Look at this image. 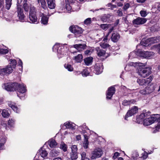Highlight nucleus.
I'll return each instance as SVG.
<instances>
[{
    "instance_id": "41",
    "label": "nucleus",
    "mask_w": 160,
    "mask_h": 160,
    "mask_svg": "<svg viewBox=\"0 0 160 160\" xmlns=\"http://www.w3.org/2000/svg\"><path fill=\"white\" fill-rule=\"evenodd\" d=\"M88 139H85L83 143V146L85 149H87L88 147Z\"/></svg>"
},
{
    "instance_id": "52",
    "label": "nucleus",
    "mask_w": 160,
    "mask_h": 160,
    "mask_svg": "<svg viewBox=\"0 0 160 160\" xmlns=\"http://www.w3.org/2000/svg\"><path fill=\"white\" fill-rule=\"evenodd\" d=\"M119 153L118 152H115L112 158L114 159H116L118 157L119 155Z\"/></svg>"
},
{
    "instance_id": "42",
    "label": "nucleus",
    "mask_w": 160,
    "mask_h": 160,
    "mask_svg": "<svg viewBox=\"0 0 160 160\" xmlns=\"http://www.w3.org/2000/svg\"><path fill=\"white\" fill-rule=\"evenodd\" d=\"M146 91L148 90V91L150 92L149 93V94L152 92L153 91L154 89L152 86H148L146 88Z\"/></svg>"
},
{
    "instance_id": "62",
    "label": "nucleus",
    "mask_w": 160,
    "mask_h": 160,
    "mask_svg": "<svg viewBox=\"0 0 160 160\" xmlns=\"http://www.w3.org/2000/svg\"><path fill=\"white\" fill-rule=\"evenodd\" d=\"M18 64L19 66L21 67V68H22V62L20 59H19V62H18Z\"/></svg>"
},
{
    "instance_id": "22",
    "label": "nucleus",
    "mask_w": 160,
    "mask_h": 160,
    "mask_svg": "<svg viewBox=\"0 0 160 160\" xmlns=\"http://www.w3.org/2000/svg\"><path fill=\"white\" fill-rule=\"evenodd\" d=\"M38 154H40L41 157L44 158L48 155V153L45 149H40L39 150V152H38Z\"/></svg>"
},
{
    "instance_id": "5",
    "label": "nucleus",
    "mask_w": 160,
    "mask_h": 160,
    "mask_svg": "<svg viewBox=\"0 0 160 160\" xmlns=\"http://www.w3.org/2000/svg\"><path fill=\"white\" fill-rule=\"evenodd\" d=\"M36 12L35 8L31 6L30 9L29 18L31 22L34 23L37 21V18L36 16Z\"/></svg>"
},
{
    "instance_id": "31",
    "label": "nucleus",
    "mask_w": 160,
    "mask_h": 160,
    "mask_svg": "<svg viewBox=\"0 0 160 160\" xmlns=\"http://www.w3.org/2000/svg\"><path fill=\"white\" fill-rule=\"evenodd\" d=\"M110 17V15L109 14L105 15L102 17L101 20L103 22H106L108 21Z\"/></svg>"
},
{
    "instance_id": "1",
    "label": "nucleus",
    "mask_w": 160,
    "mask_h": 160,
    "mask_svg": "<svg viewBox=\"0 0 160 160\" xmlns=\"http://www.w3.org/2000/svg\"><path fill=\"white\" fill-rule=\"evenodd\" d=\"M4 88L8 91L17 90V95L21 99H23L26 91V87L23 84H19L17 83L10 82L5 84Z\"/></svg>"
},
{
    "instance_id": "45",
    "label": "nucleus",
    "mask_w": 160,
    "mask_h": 160,
    "mask_svg": "<svg viewBox=\"0 0 160 160\" xmlns=\"http://www.w3.org/2000/svg\"><path fill=\"white\" fill-rule=\"evenodd\" d=\"M91 18H88L86 19L84 21V23L86 24H89L91 23Z\"/></svg>"
},
{
    "instance_id": "39",
    "label": "nucleus",
    "mask_w": 160,
    "mask_h": 160,
    "mask_svg": "<svg viewBox=\"0 0 160 160\" xmlns=\"http://www.w3.org/2000/svg\"><path fill=\"white\" fill-rule=\"evenodd\" d=\"M42 7L44 9L47 8L45 0H40Z\"/></svg>"
},
{
    "instance_id": "56",
    "label": "nucleus",
    "mask_w": 160,
    "mask_h": 160,
    "mask_svg": "<svg viewBox=\"0 0 160 160\" xmlns=\"http://www.w3.org/2000/svg\"><path fill=\"white\" fill-rule=\"evenodd\" d=\"M118 15L119 16H121L122 15L123 13L122 10H118L117 11Z\"/></svg>"
},
{
    "instance_id": "59",
    "label": "nucleus",
    "mask_w": 160,
    "mask_h": 160,
    "mask_svg": "<svg viewBox=\"0 0 160 160\" xmlns=\"http://www.w3.org/2000/svg\"><path fill=\"white\" fill-rule=\"evenodd\" d=\"M159 116H160V115ZM159 122H158V124L157 125V126L156 127V129H159L160 128V116H159Z\"/></svg>"
},
{
    "instance_id": "10",
    "label": "nucleus",
    "mask_w": 160,
    "mask_h": 160,
    "mask_svg": "<svg viewBox=\"0 0 160 160\" xmlns=\"http://www.w3.org/2000/svg\"><path fill=\"white\" fill-rule=\"evenodd\" d=\"M18 16L20 21L23 22L25 16L23 12V10L21 8V6L19 5H17Z\"/></svg>"
},
{
    "instance_id": "8",
    "label": "nucleus",
    "mask_w": 160,
    "mask_h": 160,
    "mask_svg": "<svg viewBox=\"0 0 160 160\" xmlns=\"http://www.w3.org/2000/svg\"><path fill=\"white\" fill-rule=\"evenodd\" d=\"M71 148L72 152L70 154L71 158L72 160H76L78 158V148L77 146L75 145H72Z\"/></svg>"
},
{
    "instance_id": "63",
    "label": "nucleus",
    "mask_w": 160,
    "mask_h": 160,
    "mask_svg": "<svg viewBox=\"0 0 160 160\" xmlns=\"http://www.w3.org/2000/svg\"><path fill=\"white\" fill-rule=\"evenodd\" d=\"M4 4V0H0V8L3 6Z\"/></svg>"
},
{
    "instance_id": "11",
    "label": "nucleus",
    "mask_w": 160,
    "mask_h": 160,
    "mask_svg": "<svg viewBox=\"0 0 160 160\" xmlns=\"http://www.w3.org/2000/svg\"><path fill=\"white\" fill-rule=\"evenodd\" d=\"M146 21V18L139 17L134 20L132 22L134 25H138L144 24Z\"/></svg>"
},
{
    "instance_id": "9",
    "label": "nucleus",
    "mask_w": 160,
    "mask_h": 160,
    "mask_svg": "<svg viewBox=\"0 0 160 160\" xmlns=\"http://www.w3.org/2000/svg\"><path fill=\"white\" fill-rule=\"evenodd\" d=\"M138 112V108L137 107L135 106L132 107L130 110L128 111L125 115V119L127 120V118L133 115L136 113Z\"/></svg>"
},
{
    "instance_id": "27",
    "label": "nucleus",
    "mask_w": 160,
    "mask_h": 160,
    "mask_svg": "<svg viewBox=\"0 0 160 160\" xmlns=\"http://www.w3.org/2000/svg\"><path fill=\"white\" fill-rule=\"evenodd\" d=\"M145 58H151L153 57L154 53L152 52H146Z\"/></svg>"
},
{
    "instance_id": "48",
    "label": "nucleus",
    "mask_w": 160,
    "mask_h": 160,
    "mask_svg": "<svg viewBox=\"0 0 160 160\" xmlns=\"http://www.w3.org/2000/svg\"><path fill=\"white\" fill-rule=\"evenodd\" d=\"M14 123V121L13 120L11 119L8 121V124L10 127H12Z\"/></svg>"
},
{
    "instance_id": "13",
    "label": "nucleus",
    "mask_w": 160,
    "mask_h": 160,
    "mask_svg": "<svg viewBox=\"0 0 160 160\" xmlns=\"http://www.w3.org/2000/svg\"><path fill=\"white\" fill-rule=\"evenodd\" d=\"M146 52L142 51L141 50H138L137 52H131L129 55L130 57L132 55L136 54L137 56L143 57L145 58Z\"/></svg>"
},
{
    "instance_id": "17",
    "label": "nucleus",
    "mask_w": 160,
    "mask_h": 160,
    "mask_svg": "<svg viewBox=\"0 0 160 160\" xmlns=\"http://www.w3.org/2000/svg\"><path fill=\"white\" fill-rule=\"evenodd\" d=\"M48 7L50 9H54L56 7L55 0H47Z\"/></svg>"
},
{
    "instance_id": "53",
    "label": "nucleus",
    "mask_w": 160,
    "mask_h": 160,
    "mask_svg": "<svg viewBox=\"0 0 160 160\" xmlns=\"http://www.w3.org/2000/svg\"><path fill=\"white\" fill-rule=\"evenodd\" d=\"M143 113L144 114V115H145V118H149V116L150 117L151 116H150V113L149 112H146L145 113Z\"/></svg>"
},
{
    "instance_id": "34",
    "label": "nucleus",
    "mask_w": 160,
    "mask_h": 160,
    "mask_svg": "<svg viewBox=\"0 0 160 160\" xmlns=\"http://www.w3.org/2000/svg\"><path fill=\"white\" fill-rule=\"evenodd\" d=\"M27 0H24V3L23 5V7L24 10L26 12H28V11L29 8V5L26 3Z\"/></svg>"
},
{
    "instance_id": "16",
    "label": "nucleus",
    "mask_w": 160,
    "mask_h": 160,
    "mask_svg": "<svg viewBox=\"0 0 160 160\" xmlns=\"http://www.w3.org/2000/svg\"><path fill=\"white\" fill-rule=\"evenodd\" d=\"M64 125L67 128L70 129L72 131H73L75 129V125L74 123H72V122H66L64 123Z\"/></svg>"
},
{
    "instance_id": "20",
    "label": "nucleus",
    "mask_w": 160,
    "mask_h": 160,
    "mask_svg": "<svg viewBox=\"0 0 160 160\" xmlns=\"http://www.w3.org/2000/svg\"><path fill=\"white\" fill-rule=\"evenodd\" d=\"M73 47L78 51H80L85 49L86 47L85 44H76L73 45Z\"/></svg>"
},
{
    "instance_id": "46",
    "label": "nucleus",
    "mask_w": 160,
    "mask_h": 160,
    "mask_svg": "<svg viewBox=\"0 0 160 160\" xmlns=\"http://www.w3.org/2000/svg\"><path fill=\"white\" fill-rule=\"evenodd\" d=\"M8 51L7 49H0V54H4L8 53Z\"/></svg>"
},
{
    "instance_id": "19",
    "label": "nucleus",
    "mask_w": 160,
    "mask_h": 160,
    "mask_svg": "<svg viewBox=\"0 0 160 160\" xmlns=\"http://www.w3.org/2000/svg\"><path fill=\"white\" fill-rule=\"evenodd\" d=\"M120 37V35L118 33H114L112 34L111 38L112 42H116L119 40Z\"/></svg>"
},
{
    "instance_id": "51",
    "label": "nucleus",
    "mask_w": 160,
    "mask_h": 160,
    "mask_svg": "<svg viewBox=\"0 0 160 160\" xmlns=\"http://www.w3.org/2000/svg\"><path fill=\"white\" fill-rule=\"evenodd\" d=\"M141 16L142 17H145L147 14V12L144 11H141L140 12Z\"/></svg>"
},
{
    "instance_id": "60",
    "label": "nucleus",
    "mask_w": 160,
    "mask_h": 160,
    "mask_svg": "<svg viewBox=\"0 0 160 160\" xmlns=\"http://www.w3.org/2000/svg\"><path fill=\"white\" fill-rule=\"evenodd\" d=\"M109 34H108L103 38V41L105 42H107L108 40V37L109 36Z\"/></svg>"
},
{
    "instance_id": "25",
    "label": "nucleus",
    "mask_w": 160,
    "mask_h": 160,
    "mask_svg": "<svg viewBox=\"0 0 160 160\" xmlns=\"http://www.w3.org/2000/svg\"><path fill=\"white\" fill-rule=\"evenodd\" d=\"M74 59L77 62H81L83 59V56L82 54H79L77 56L74 57Z\"/></svg>"
},
{
    "instance_id": "28",
    "label": "nucleus",
    "mask_w": 160,
    "mask_h": 160,
    "mask_svg": "<svg viewBox=\"0 0 160 160\" xmlns=\"http://www.w3.org/2000/svg\"><path fill=\"white\" fill-rule=\"evenodd\" d=\"M135 101L134 100H132L130 101H128L125 100L122 102V104L124 106H128L130 105L131 103H134Z\"/></svg>"
},
{
    "instance_id": "43",
    "label": "nucleus",
    "mask_w": 160,
    "mask_h": 160,
    "mask_svg": "<svg viewBox=\"0 0 160 160\" xmlns=\"http://www.w3.org/2000/svg\"><path fill=\"white\" fill-rule=\"evenodd\" d=\"M150 92L148 90L146 91L145 88L144 89L141 90L140 91V92L142 94H148Z\"/></svg>"
},
{
    "instance_id": "26",
    "label": "nucleus",
    "mask_w": 160,
    "mask_h": 160,
    "mask_svg": "<svg viewBox=\"0 0 160 160\" xmlns=\"http://www.w3.org/2000/svg\"><path fill=\"white\" fill-rule=\"evenodd\" d=\"M43 16L41 18V23L44 25H46L48 23V18L45 16L43 14H42Z\"/></svg>"
},
{
    "instance_id": "35",
    "label": "nucleus",
    "mask_w": 160,
    "mask_h": 160,
    "mask_svg": "<svg viewBox=\"0 0 160 160\" xmlns=\"http://www.w3.org/2000/svg\"><path fill=\"white\" fill-rule=\"evenodd\" d=\"M145 118V115L143 113H141L138 116H137V122L138 123H140V121L139 120V118H141L143 120V119Z\"/></svg>"
},
{
    "instance_id": "23",
    "label": "nucleus",
    "mask_w": 160,
    "mask_h": 160,
    "mask_svg": "<svg viewBox=\"0 0 160 160\" xmlns=\"http://www.w3.org/2000/svg\"><path fill=\"white\" fill-rule=\"evenodd\" d=\"M48 144L50 147L53 148L55 147L57 145V143L55 140L52 139L48 141Z\"/></svg>"
},
{
    "instance_id": "18",
    "label": "nucleus",
    "mask_w": 160,
    "mask_h": 160,
    "mask_svg": "<svg viewBox=\"0 0 160 160\" xmlns=\"http://www.w3.org/2000/svg\"><path fill=\"white\" fill-rule=\"evenodd\" d=\"M137 82L140 85H144L149 84L150 81L147 79H138Z\"/></svg>"
},
{
    "instance_id": "4",
    "label": "nucleus",
    "mask_w": 160,
    "mask_h": 160,
    "mask_svg": "<svg viewBox=\"0 0 160 160\" xmlns=\"http://www.w3.org/2000/svg\"><path fill=\"white\" fill-rule=\"evenodd\" d=\"M103 154V152L102 149L99 148H97L92 152L91 156L92 159H95L97 158H100Z\"/></svg>"
},
{
    "instance_id": "64",
    "label": "nucleus",
    "mask_w": 160,
    "mask_h": 160,
    "mask_svg": "<svg viewBox=\"0 0 160 160\" xmlns=\"http://www.w3.org/2000/svg\"><path fill=\"white\" fill-rule=\"evenodd\" d=\"M117 5L118 6L121 7L122 6L123 4L122 3L119 2L117 3Z\"/></svg>"
},
{
    "instance_id": "37",
    "label": "nucleus",
    "mask_w": 160,
    "mask_h": 160,
    "mask_svg": "<svg viewBox=\"0 0 160 160\" xmlns=\"http://www.w3.org/2000/svg\"><path fill=\"white\" fill-rule=\"evenodd\" d=\"M10 61L11 62L10 64V65H11V67H12V68H15L16 67V66L17 64V62L15 59H10Z\"/></svg>"
},
{
    "instance_id": "49",
    "label": "nucleus",
    "mask_w": 160,
    "mask_h": 160,
    "mask_svg": "<svg viewBox=\"0 0 160 160\" xmlns=\"http://www.w3.org/2000/svg\"><path fill=\"white\" fill-rule=\"evenodd\" d=\"M132 157L134 159L138 157L139 156L137 152H133V154H132Z\"/></svg>"
},
{
    "instance_id": "24",
    "label": "nucleus",
    "mask_w": 160,
    "mask_h": 160,
    "mask_svg": "<svg viewBox=\"0 0 160 160\" xmlns=\"http://www.w3.org/2000/svg\"><path fill=\"white\" fill-rule=\"evenodd\" d=\"M93 58L92 57H88L84 59V61L85 64L87 66H89L92 63Z\"/></svg>"
},
{
    "instance_id": "50",
    "label": "nucleus",
    "mask_w": 160,
    "mask_h": 160,
    "mask_svg": "<svg viewBox=\"0 0 160 160\" xmlns=\"http://www.w3.org/2000/svg\"><path fill=\"white\" fill-rule=\"evenodd\" d=\"M74 132V131H72L70 129H68L67 131H66L64 132V135H67L68 134H72Z\"/></svg>"
},
{
    "instance_id": "47",
    "label": "nucleus",
    "mask_w": 160,
    "mask_h": 160,
    "mask_svg": "<svg viewBox=\"0 0 160 160\" xmlns=\"http://www.w3.org/2000/svg\"><path fill=\"white\" fill-rule=\"evenodd\" d=\"M130 6V4L129 3H125L124 4L123 9L124 10H127Z\"/></svg>"
},
{
    "instance_id": "15",
    "label": "nucleus",
    "mask_w": 160,
    "mask_h": 160,
    "mask_svg": "<svg viewBox=\"0 0 160 160\" xmlns=\"http://www.w3.org/2000/svg\"><path fill=\"white\" fill-rule=\"evenodd\" d=\"M103 68L102 64H96L95 66V70L96 72V73L97 74L101 73L102 72Z\"/></svg>"
},
{
    "instance_id": "54",
    "label": "nucleus",
    "mask_w": 160,
    "mask_h": 160,
    "mask_svg": "<svg viewBox=\"0 0 160 160\" xmlns=\"http://www.w3.org/2000/svg\"><path fill=\"white\" fill-rule=\"evenodd\" d=\"M52 152L53 153L54 155L55 156L56 155H58L59 153V152L58 151L56 150V149L53 150H52Z\"/></svg>"
},
{
    "instance_id": "44",
    "label": "nucleus",
    "mask_w": 160,
    "mask_h": 160,
    "mask_svg": "<svg viewBox=\"0 0 160 160\" xmlns=\"http://www.w3.org/2000/svg\"><path fill=\"white\" fill-rule=\"evenodd\" d=\"M89 74V72L87 69H85L82 72V75L84 76H87Z\"/></svg>"
},
{
    "instance_id": "40",
    "label": "nucleus",
    "mask_w": 160,
    "mask_h": 160,
    "mask_svg": "<svg viewBox=\"0 0 160 160\" xmlns=\"http://www.w3.org/2000/svg\"><path fill=\"white\" fill-rule=\"evenodd\" d=\"M105 42H101L100 43V46L102 48H106L109 47V45L108 44L105 43Z\"/></svg>"
},
{
    "instance_id": "30",
    "label": "nucleus",
    "mask_w": 160,
    "mask_h": 160,
    "mask_svg": "<svg viewBox=\"0 0 160 160\" xmlns=\"http://www.w3.org/2000/svg\"><path fill=\"white\" fill-rule=\"evenodd\" d=\"M12 0H6V8L9 10L12 5Z\"/></svg>"
},
{
    "instance_id": "58",
    "label": "nucleus",
    "mask_w": 160,
    "mask_h": 160,
    "mask_svg": "<svg viewBox=\"0 0 160 160\" xmlns=\"http://www.w3.org/2000/svg\"><path fill=\"white\" fill-rule=\"evenodd\" d=\"M92 53V52L90 50H87L85 51V54H91Z\"/></svg>"
},
{
    "instance_id": "57",
    "label": "nucleus",
    "mask_w": 160,
    "mask_h": 160,
    "mask_svg": "<svg viewBox=\"0 0 160 160\" xmlns=\"http://www.w3.org/2000/svg\"><path fill=\"white\" fill-rule=\"evenodd\" d=\"M156 8H157L158 10L159 11H160V4L159 3H157L155 5Z\"/></svg>"
},
{
    "instance_id": "12",
    "label": "nucleus",
    "mask_w": 160,
    "mask_h": 160,
    "mask_svg": "<svg viewBox=\"0 0 160 160\" xmlns=\"http://www.w3.org/2000/svg\"><path fill=\"white\" fill-rule=\"evenodd\" d=\"M115 92V90L114 87L112 86L108 88L106 93L107 99H110Z\"/></svg>"
},
{
    "instance_id": "38",
    "label": "nucleus",
    "mask_w": 160,
    "mask_h": 160,
    "mask_svg": "<svg viewBox=\"0 0 160 160\" xmlns=\"http://www.w3.org/2000/svg\"><path fill=\"white\" fill-rule=\"evenodd\" d=\"M64 67L69 71H72L73 70V68L71 65L65 64Z\"/></svg>"
},
{
    "instance_id": "7",
    "label": "nucleus",
    "mask_w": 160,
    "mask_h": 160,
    "mask_svg": "<svg viewBox=\"0 0 160 160\" xmlns=\"http://www.w3.org/2000/svg\"><path fill=\"white\" fill-rule=\"evenodd\" d=\"M69 29L71 32L74 34L76 37L79 36V35L82 32V28L78 26L70 27Z\"/></svg>"
},
{
    "instance_id": "29",
    "label": "nucleus",
    "mask_w": 160,
    "mask_h": 160,
    "mask_svg": "<svg viewBox=\"0 0 160 160\" xmlns=\"http://www.w3.org/2000/svg\"><path fill=\"white\" fill-rule=\"evenodd\" d=\"M81 160H89V158L87 156L86 153L85 152H82L81 153Z\"/></svg>"
},
{
    "instance_id": "21",
    "label": "nucleus",
    "mask_w": 160,
    "mask_h": 160,
    "mask_svg": "<svg viewBox=\"0 0 160 160\" xmlns=\"http://www.w3.org/2000/svg\"><path fill=\"white\" fill-rule=\"evenodd\" d=\"M95 49L97 51L98 55L99 57L103 56L105 53V51L104 50L100 49L99 47H97Z\"/></svg>"
},
{
    "instance_id": "14",
    "label": "nucleus",
    "mask_w": 160,
    "mask_h": 160,
    "mask_svg": "<svg viewBox=\"0 0 160 160\" xmlns=\"http://www.w3.org/2000/svg\"><path fill=\"white\" fill-rule=\"evenodd\" d=\"M9 106L11 107L13 110L17 113H18L20 111V108L17 107L14 102H9L8 103Z\"/></svg>"
},
{
    "instance_id": "36",
    "label": "nucleus",
    "mask_w": 160,
    "mask_h": 160,
    "mask_svg": "<svg viewBox=\"0 0 160 160\" xmlns=\"http://www.w3.org/2000/svg\"><path fill=\"white\" fill-rule=\"evenodd\" d=\"M110 25L107 24H102L100 25L101 28L104 30H106L110 27Z\"/></svg>"
},
{
    "instance_id": "6",
    "label": "nucleus",
    "mask_w": 160,
    "mask_h": 160,
    "mask_svg": "<svg viewBox=\"0 0 160 160\" xmlns=\"http://www.w3.org/2000/svg\"><path fill=\"white\" fill-rule=\"evenodd\" d=\"M13 69L11 65H8L5 68H1L0 75H5L10 74L13 72Z\"/></svg>"
},
{
    "instance_id": "61",
    "label": "nucleus",
    "mask_w": 160,
    "mask_h": 160,
    "mask_svg": "<svg viewBox=\"0 0 160 160\" xmlns=\"http://www.w3.org/2000/svg\"><path fill=\"white\" fill-rule=\"evenodd\" d=\"M76 138L77 140H81V135H77L76 136Z\"/></svg>"
},
{
    "instance_id": "3",
    "label": "nucleus",
    "mask_w": 160,
    "mask_h": 160,
    "mask_svg": "<svg viewBox=\"0 0 160 160\" xmlns=\"http://www.w3.org/2000/svg\"><path fill=\"white\" fill-rule=\"evenodd\" d=\"M159 114H153L150 117L145 118L143 120V125L145 126H148L154 123L159 118Z\"/></svg>"
},
{
    "instance_id": "32",
    "label": "nucleus",
    "mask_w": 160,
    "mask_h": 160,
    "mask_svg": "<svg viewBox=\"0 0 160 160\" xmlns=\"http://www.w3.org/2000/svg\"><path fill=\"white\" fill-rule=\"evenodd\" d=\"M60 148L65 152L67 151V146L63 142H62L60 145Z\"/></svg>"
},
{
    "instance_id": "2",
    "label": "nucleus",
    "mask_w": 160,
    "mask_h": 160,
    "mask_svg": "<svg viewBox=\"0 0 160 160\" xmlns=\"http://www.w3.org/2000/svg\"><path fill=\"white\" fill-rule=\"evenodd\" d=\"M129 66L134 67H139L138 73L139 75L143 78L147 77L151 72V68L150 67L144 68V64L142 63L138 62H130L128 65H126L125 68Z\"/></svg>"
},
{
    "instance_id": "33",
    "label": "nucleus",
    "mask_w": 160,
    "mask_h": 160,
    "mask_svg": "<svg viewBox=\"0 0 160 160\" xmlns=\"http://www.w3.org/2000/svg\"><path fill=\"white\" fill-rule=\"evenodd\" d=\"M2 114L4 118H8L9 117V114L8 111L6 109H3L2 111Z\"/></svg>"
},
{
    "instance_id": "55",
    "label": "nucleus",
    "mask_w": 160,
    "mask_h": 160,
    "mask_svg": "<svg viewBox=\"0 0 160 160\" xmlns=\"http://www.w3.org/2000/svg\"><path fill=\"white\" fill-rule=\"evenodd\" d=\"M6 139L5 138L3 137L0 140V142L3 143H5L6 142Z\"/></svg>"
}]
</instances>
